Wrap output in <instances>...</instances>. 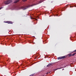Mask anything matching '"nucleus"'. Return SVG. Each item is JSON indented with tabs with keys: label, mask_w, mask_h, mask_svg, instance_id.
Wrapping results in <instances>:
<instances>
[{
	"label": "nucleus",
	"mask_w": 76,
	"mask_h": 76,
	"mask_svg": "<svg viewBox=\"0 0 76 76\" xmlns=\"http://www.w3.org/2000/svg\"><path fill=\"white\" fill-rule=\"evenodd\" d=\"M27 0H23V1H27Z\"/></svg>",
	"instance_id": "nucleus-11"
},
{
	"label": "nucleus",
	"mask_w": 76,
	"mask_h": 76,
	"mask_svg": "<svg viewBox=\"0 0 76 76\" xmlns=\"http://www.w3.org/2000/svg\"><path fill=\"white\" fill-rule=\"evenodd\" d=\"M33 37H35V36H34Z\"/></svg>",
	"instance_id": "nucleus-16"
},
{
	"label": "nucleus",
	"mask_w": 76,
	"mask_h": 76,
	"mask_svg": "<svg viewBox=\"0 0 76 76\" xmlns=\"http://www.w3.org/2000/svg\"><path fill=\"white\" fill-rule=\"evenodd\" d=\"M74 52H76V50L74 51Z\"/></svg>",
	"instance_id": "nucleus-14"
},
{
	"label": "nucleus",
	"mask_w": 76,
	"mask_h": 76,
	"mask_svg": "<svg viewBox=\"0 0 76 76\" xmlns=\"http://www.w3.org/2000/svg\"><path fill=\"white\" fill-rule=\"evenodd\" d=\"M31 18H32V17H31V16H30Z\"/></svg>",
	"instance_id": "nucleus-15"
},
{
	"label": "nucleus",
	"mask_w": 76,
	"mask_h": 76,
	"mask_svg": "<svg viewBox=\"0 0 76 76\" xmlns=\"http://www.w3.org/2000/svg\"><path fill=\"white\" fill-rule=\"evenodd\" d=\"M50 64H49L48 65H47V67H49V66H50Z\"/></svg>",
	"instance_id": "nucleus-6"
},
{
	"label": "nucleus",
	"mask_w": 76,
	"mask_h": 76,
	"mask_svg": "<svg viewBox=\"0 0 76 76\" xmlns=\"http://www.w3.org/2000/svg\"><path fill=\"white\" fill-rule=\"evenodd\" d=\"M4 23H9V24H12V23H13L12 22V21H4Z\"/></svg>",
	"instance_id": "nucleus-3"
},
{
	"label": "nucleus",
	"mask_w": 76,
	"mask_h": 76,
	"mask_svg": "<svg viewBox=\"0 0 76 76\" xmlns=\"http://www.w3.org/2000/svg\"><path fill=\"white\" fill-rule=\"evenodd\" d=\"M58 69H54V70H57Z\"/></svg>",
	"instance_id": "nucleus-13"
},
{
	"label": "nucleus",
	"mask_w": 76,
	"mask_h": 76,
	"mask_svg": "<svg viewBox=\"0 0 76 76\" xmlns=\"http://www.w3.org/2000/svg\"><path fill=\"white\" fill-rule=\"evenodd\" d=\"M34 74H31V75H30V76H34Z\"/></svg>",
	"instance_id": "nucleus-8"
},
{
	"label": "nucleus",
	"mask_w": 76,
	"mask_h": 76,
	"mask_svg": "<svg viewBox=\"0 0 76 76\" xmlns=\"http://www.w3.org/2000/svg\"><path fill=\"white\" fill-rule=\"evenodd\" d=\"M76 53H74V54L72 55V56H74L76 55Z\"/></svg>",
	"instance_id": "nucleus-7"
},
{
	"label": "nucleus",
	"mask_w": 76,
	"mask_h": 76,
	"mask_svg": "<svg viewBox=\"0 0 76 76\" xmlns=\"http://www.w3.org/2000/svg\"><path fill=\"white\" fill-rule=\"evenodd\" d=\"M69 57H70V56H72V54H68Z\"/></svg>",
	"instance_id": "nucleus-5"
},
{
	"label": "nucleus",
	"mask_w": 76,
	"mask_h": 76,
	"mask_svg": "<svg viewBox=\"0 0 76 76\" xmlns=\"http://www.w3.org/2000/svg\"><path fill=\"white\" fill-rule=\"evenodd\" d=\"M70 7H73V6H70Z\"/></svg>",
	"instance_id": "nucleus-12"
},
{
	"label": "nucleus",
	"mask_w": 76,
	"mask_h": 76,
	"mask_svg": "<svg viewBox=\"0 0 76 76\" xmlns=\"http://www.w3.org/2000/svg\"><path fill=\"white\" fill-rule=\"evenodd\" d=\"M49 64H50V65H51V64H53V63H50Z\"/></svg>",
	"instance_id": "nucleus-10"
},
{
	"label": "nucleus",
	"mask_w": 76,
	"mask_h": 76,
	"mask_svg": "<svg viewBox=\"0 0 76 76\" xmlns=\"http://www.w3.org/2000/svg\"><path fill=\"white\" fill-rule=\"evenodd\" d=\"M19 0H17L15 1V3H17V2H19Z\"/></svg>",
	"instance_id": "nucleus-4"
},
{
	"label": "nucleus",
	"mask_w": 76,
	"mask_h": 76,
	"mask_svg": "<svg viewBox=\"0 0 76 76\" xmlns=\"http://www.w3.org/2000/svg\"><path fill=\"white\" fill-rule=\"evenodd\" d=\"M3 7H1V8H0V10H1V9H3Z\"/></svg>",
	"instance_id": "nucleus-9"
},
{
	"label": "nucleus",
	"mask_w": 76,
	"mask_h": 76,
	"mask_svg": "<svg viewBox=\"0 0 76 76\" xmlns=\"http://www.w3.org/2000/svg\"><path fill=\"white\" fill-rule=\"evenodd\" d=\"M12 2V1L11 0H10L4 2V3L5 4H10Z\"/></svg>",
	"instance_id": "nucleus-1"
},
{
	"label": "nucleus",
	"mask_w": 76,
	"mask_h": 76,
	"mask_svg": "<svg viewBox=\"0 0 76 76\" xmlns=\"http://www.w3.org/2000/svg\"><path fill=\"white\" fill-rule=\"evenodd\" d=\"M66 56H64L61 57H60L58 58V60H61V59H62V58H66Z\"/></svg>",
	"instance_id": "nucleus-2"
}]
</instances>
